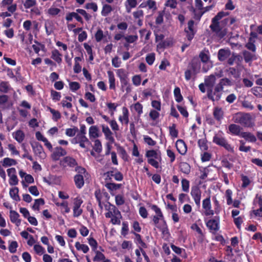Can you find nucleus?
<instances>
[{"instance_id":"1","label":"nucleus","mask_w":262,"mask_h":262,"mask_svg":"<svg viewBox=\"0 0 262 262\" xmlns=\"http://www.w3.org/2000/svg\"><path fill=\"white\" fill-rule=\"evenodd\" d=\"M150 207L156 214V215H154L152 217V221L154 224L156 225H158L159 221L161 220L162 224L161 226H157V228L160 229L163 234L168 233V226L161 209L155 204L150 205Z\"/></svg>"},{"instance_id":"2","label":"nucleus","mask_w":262,"mask_h":262,"mask_svg":"<svg viewBox=\"0 0 262 262\" xmlns=\"http://www.w3.org/2000/svg\"><path fill=\"white\" fill-rule=\"evenodd\" d=\"M201 61L198 57H194L188 63L185 71L184 76L186 81H189L192 78H194L199 73L201 69Z\"/></svg>"},{"instance_id":"3","label":"nucleus","mask_w":262,"mask_h":262,"mask_svg":"<svg viewBox=\"0 0 262 262\" xmlns=\"http://www.w3.org/2000/svg\"><path fill=\"white\" fill-rule=\"evenodd\" d=\"M228 14V12L220 11L211 20L210 28L213 32L215 33L220 38H223L225 35V33L222 31V28L220 25V20L223 17Z\"/></svg>"},{"instance_id":"4","label":"nucleus","mask_w":262,"mask_h":262,"mask_svg":"<svg viewBox=\"0 0 262 262\" xmlns=\"http://www.w3.org/2000/svg\"><path fill=\"white\" fill-rule=\"evenodd\" d=\"M82 15L86 21H89L92 17V16L88 14L85 10L82 9H77L76 12H69L66 15V19L67 21H71L73 18H75L78 22H79L82 25L83 24L84 21L82 17L79 15Z\"/></svg>"},{"instance_id":"5","label":"nucleus","mask_w":262,"mask_h":262,"mask_svg":"<svg viewBox=\"0 0 262 262\" xmlns=\"http://www.w3.org/2000/svg\"><path fill=\"white\" fill-rule=\"evenodd\" d=\"M233 119L235 123H238L245 127H252L254 125L249 113H237L233 117Z\"/></svg>"},{"instance_id":"6","label":"nucleus","mask_w":262,"mask_h":262,"mask_svg":"<svg viewBox=\"0 0 262 262\" xmlns=\"http://www.w3.org/2000/svg\"><path fill=\"white\" fill-rule=\"evenodd\" d=\"M117 76L119 78L121 83V91H126V94H129L132 91V86L129 83V79L128 74L123 69H119L117 71Z\"/></svg>"},{"instance_id":"7","label":"nucleus","mask_w":262,"mask_h":262,"mask_svg":"<svg viewBox=\"0 0 262 262\" xmlns=\"http://www.w3.org/2000/svg\"><path fill=\"white\" fill-rule=\"evenodd\" d=\"M223 91L216 84L214 89L213 88L207 90V98L212 101H217L220 100Z\"/></svg>"},{"instance_id":"8","label":"nucleus","mask_w":262,"mask_h":262,"mask_svg":"<svg viewBox=\"0 0 262 262\" xmlns=\"http://www.w3.org/2000/svg\"><path fill=\"white\" fill-rule=\"evenodd\" d=\"M220 217L219 216H215L213 219L209 220L206 222V225L210 232L215 234L220 229Z\"/></svg>"},{"instance_id":"9","label":"nucleus","mask_w":262,"mask_h":262,"mask_svg":"<svg viewBox=\"0 0 262 262\" xmlns=\"http://www.w3.org/2000/svg\"><path fill=\"white\" fill-rule=\"evenodd\" d=\"M213 142L224 147L228 151L233 152V148L232 147L231 145L227 142L224 137L215 135L213 137Z\"/></svg>"},{"instance_id":"10","label":"nucleus","mask_w":262,"mask_h":262,"mask_svg":"<svg viewBox=\"0 0 262 262\" xmlns=\"http://www.w3.org/2000/svg\"><path fill=\"white\" fill-rule=\"evenodd\" d=\"M31 147L34 155L40 158L45 159L46 154L44 151L42 146L40 143L37 142H34L31 143Z\"/></svg>"},{"instance_id":"11","label":"nucleus","mask_w":262,"mask_h":262,"mask_svg":"<svg viewBox=\"0 0 262 262\" xmlns=\"http://www.w3.org/2000/svg\"><path fill=\"white\" fill-rule=\"evenodd\" d=\"M83 203V200L77 197L74 199L73 203V216L77 217L81 215L83 212L82 209L81 208V206Z\"/></svg>"},{"instance_id":"12","label":"nucleus","mask_w":262,"mask_h":262,"mask_svg":"<svg viewBox=\"0 0 262 262\" xmlns=\"http://www.w3.org/2000/svg\"><path fill=\"white\" fill-rule=\"evenodd\" d=\"M60 165L63 167L68 166L71 168H75L78 166V163L76 160L72 157L66 156L60 161Z\"/></svg>"},{"instance_id":"13","label":"nucleus","mask_w":262,"mask_h":262,"mask_svg":"<svg viewBox=\"0 0 262 262\" xmlns=\"http://www.w3.org/2000/svg\"><path fill=\"white\" fill-rule=\"evenodd\" d=\"M194 21L191 19L188 22V28L185 29L184 31L186 33V37L189 42L193 38L195 34L194 30Z\"/></svg>"},{"instance_id":"14","label":"nucleus","mask_w":262,"mask_h":262,"mask_svg":"<svg viewBox=\"0 0 262 262\" xmlns=\"http://www.w3.org/2000/svg\"><path fill=\"white\" fill-rule=\"evenodd\" d=\"M203 208L205 210V215L206 216L214 214V210L211 209V204L210 196L204 199L202 202Z\"/></svg>"},{"instance_id":"15","label":"nucleus","mask_w":262,"mask_h":262,"mask_svg":"<svg viewBox=\"0 0 262 262\" xmlns=\"http://www.w3.org/2000/svg\"><path fill=\"white\" fill-rule=\"evenodd\" d=\"M8 176L10 177L9 181L10 185H16L18 184V180L16 176V171L15 168H10L7 169Z\"/></svg>"},{"instance_id":"16","label":"nucleus","mask_w":262,"mask_h":262,"mask_svg":"<svg viewBox=\"0 0 262 262\" xmlns=\"http://www.w3.org/2000/svg\"><path fill=\"white\" fill-rule=\"evenodd\" d=\"M67 151L61 146H57L54 148V150L51 155V158L54 161L59 160L61 157L66 156Z\"/></svg>"},{"instance_id":"17","label":"nucleus","mask_w":262,"mask_h":262,"mask_svg":"<svg viewBox=\"0 0 262 262\" xmlns=\"http://www.w3.org/2000/svg\"><path fill=\"white\" fill-rule=\"evenodd\" d=\"M190 194L193 199L195 204L198 206H200L201 191L199 188L197 186L192 187Z\"/></svg>"},{"instance_id":"18","label":"nucleus","mask_w":262,"mask_h":262,"mask_svg":"<svg viewBox=\"0 0 262 262\" xmlns=\"http://www.w3.org/2000/svg\"><path fill=\"white\" fill-rule=\"evenodd\" d=\"M199 57H198L199 59H200L201 62L204 63V65L202 67V71L204 73H206L210 69V67L208 66L206 67L205 64H206L209 59L210 57L208 54L206 53L204 51H201L199 54Z\"/></svg>"},{"instance_id":"19","label":"nucleus","mask_w":262,"mask_h":262,"mask_svg":"<svg viewBox=\"0 0 262 262\" xmlns=\"http://www.w3.org/2000/svg\"><path fill=\"white\" fill-rule=\"evenodd\" d=\"M255 202L258 204L259 208L256 210H253L252 212L255 216L262 217V195H259L257 194L254 200V203H255Z\"/></svg>"},{"instance_id":"20","label":"nucleus","mask_w":262,"mask_h":262,"mask_svg":"<svg viewBox=\"0 0 262 262\" xmlns=\"http://www.w3.org/2000/svg\"><path fill=\"white\" fill-rule=\"evenodd\" d=\"M102 131L103 133L105 139L110 141L111 143L115 142V139L113 136V133L111 132L109 127L105 124L101 125Z\"/></svg>"},{"instance_id":"21","label":"nucleus","mask_w":262,"mask_h":262,"mask_svg":"<svg viewBox=\"0 0 262 262\" xmlns=\"http://www.w3.org/2000/svg\"><path fill=\"white\" fill-rule=\"evenodd\" d=\"M231 55V51L229 49H221L217 53V58L220 61H224Z\"/></svg>"},{"instance_id":"22","label":"nucleus","mask_w":262,"mask_h":262,"mask_svg":"<svg viewBox=\"0 0 262 262\" xmlns=\"http://www.w3.org/2000/svg\"><path fill=\"white\" fill-rule=\"evenodd\" d=\"M216 81V77L213 74L206 76L204 79V83L207 88V90L213 88Z\"/></svg>"},{"instance_id":"23","label":"nucleus","mask_w":262,"mask_h":262,"mask_svg":"<svg viewBox=\"0 0 262 262\" xmlns=\"http://www.w3.org/2000/svg\"><path fill=\"white\" fill-rule=\"evenodd\" d=\"M176 146L178 151L182 155H184L187 150V145L182 139H179L176 143Z\"/></svg>"},{"instance_id":"24","label":"nucleus","mask_w":262,"mask_h":262,"mask_svg":"<svg viewBox=\"0 0 262 262\" xmlns=\"http://www.w3.org/2000/svg\"><path fill=\"white\" fill-rule=\"evenodd\" d=\"M173 45L172 38H167L163 41L159 42L157 45V48L161 49H164L167 48L171 47Z\"/></svg>"},{"instance_id":"25","label":"nucleus","mask_w":262,"mask_h":262,"mask_svg":"<svg viewBox=\"0 0 262 262\" xmlns=\"http://www.w3.org/2000/svg\"><path fill=\"white\" fill-rule=\"evenodd\" d=\"M228 129L231 133L233 135L241 136V129L242 128L240 126L235 124H231L229 125Z\"/></svg>"},{"instance_id":"26","label":"nucleus","mask_w":262,"mask_h":262,"mask_svg":"<svg viewBox=\"0 0 262 262\" xmlns=\"http://www.w3.org/2000/svg\"><path fill=\"white\" fill-rule=\"evenodd\" d=\"M122 116H120L119 117V120L121 123H124L127 125L129 122V112L128 109L126 107L122 108Z\"/></svg>"},{"instance_id":"27","label":"nucleus","mask_w":262,"mask_h":262,"mask_svg":"<svg viewBox=\"0 0 262 262\" xmlns=\"http://www.w3.org/2000/svg\"><path fill=\"white\" fill-rule=\"evenodd\" d=\"M77 138H78V143L79 144V146L82 148H85V144L89 145H91V142L84 135H77Z\"/></svg>"},{"instance_id":"28","label":"nucleus","mask_w":262,"mask_h":262,"mask_svg":"<svg viewBox=\"0 0 262 262\" xmlns=\"http://www.w3.org/2000/svg\"><path fill=\"white\" fill-rule=\"evenodd\" d=\"M99 130L97 126L96 125H93L91 126L89 128V137L91 139L94 138H97L99 137Z\"/></svg>"},{"instance_id":"29","label":"nucleus","mask_w":262,"mask_h":262,"mask_svg":"<svg viewBox=\"0 0 262 262\" xmlns=\"http://www.w3.org/2000/svg\"><path fill=\"white\" fill-rule=\"evenodd\" d=\"M10 219L11 222L15 223L17 226H19L20 224L21 221L18 219L19 214L15 211L11 210L10 211Z\"/></svg>"},{"instance_id":"30","label":"nucleus","mask_w":262,"mask_h":262,"mask_svg":"<svg viewBox=\"0 0 262 262\" xmlns=\"http://www.w3.org/2000/svg\"><path fill=\"white\" fill-rule=\"evenodd\" d=\"M241 137L243 138L246 141L254 143L256 141V137L250 132H242Z\"/></svg>"},{"instance_id":"31","label":"nucleus","mask_w":262,"mask_h":262,"mask_svg":"<svg viewBox=\"0 0 262 262\" xmlns=\"http://www.w3.org/2000/svg\"><path fill=\"white\" fill-rule=\"evenodd\" d=\"M107 74L108 77L109 88L111 90H115L116 89L115 85V78L113 72L108 71Z\"/></svg>"},{"instance_id":"32","label":"nucleus","mask_w":262,"mask_h":262,"mask_svg":"<svg viewBox=\"0 0 262 262\" xmlns=\"http://www.w3.org/2000/svg\"><path fill=\"white\" fill-rule=\"evenodd\" d=\"M213 115L217 121H221L224 116V112L221 107H215L214 108Z\"/></svg>"},{"instance_id":"33","label":"nucleus","mask_w":262,"mask_h":262,"mask_svg":"<svg viewBox=\"0 0 262 262\" xmlns=\"http://www.w3.org/2000/svg\"><path fill=\"white\" fill-rule=\"evenodd\" d=\"M217 85L223 91L224 86H230L233 85V83L229 78H224L220 79Z\"/></svg>"},{"instance_id":"34","label":"nucleus","mask_w":262,"mask_h":262,"mask_svg":"<svg viewBox=\"0 0 262 262\" xmlns=\"http://www.w3.org/2000/svg\"><path fill=\"white\" fill-rule=\"evenodd\" d=\"M83 56L76 57L74 58L75 64L73 68L74 72L76 74H78L81 71V67L79 62L82 61Z\"/></svg>"},{"instance_id":"35","label":"nucleus","mask_w":262,"mask_h":262,"mask_svg":"<svg viewBox=\"0 0 262 262\" xmlns=\"http://www.w3.org/2000/svg\"><path fill=\"white\" fill-rule=\"evenodd\" d=\"M74 181L76 187L78 189L81 188L84 184L83 176H75L74 177Z\"/></svg>"},{"instance_id":"36","label":"nucleus","mask_w":262,"mask_h":262,"mask_svg":"<svg viewBox=\"0 0 262 262\" xmlns=\"http://www.w3.org/2000/svg\"><path fill=\"white\" fill-rule=\"evenodd\" d=\"M131 233L134 234L135 235V242L136 244L140 245V247L139 248H147V245L142 241V238H141V236L140 234H138L137 233H136L134 231H132Z\"/></svg>"},{"instance_id":"37","label":"nucleus","mask_w":262,"mask_h":262,"mask_svg":"<svg viewBox=\"0 0 262 262\" xmlns=\"http://www.w3.org/2000/svg\"><path fill=\"white\" fill-rule=\"evenodd\" d=\"M18 188L16 187L12 188L10 189L9 194L11 198L16 201H19L20 200V197L18 195Z\"/></svg>"},{"instance_id":"38","label":"nucleus","mask_w":262,"mask_h":262,"mask_svg":"<svg viewBox=\"0 0 262 262\" xmlns=\"http://www.w3.org/2000/svg\"><path fill=\"white\" fill-rule=\"evenodd\" d=\"M13 138L18 142H22L25 139V134L21 130H18L13 133Z\"/></svg>"},{"instance_id":"39","label":"nucleus","mask_w":262,"mask_h":262,"mask_svg":"<svg viewBox=\"0 0 262 262\" xmlns=\"http://www.w3.org/2000/svg\"><path fill=\"white\" fill-rule=\"evenodd\" d=\"M105 187L110 192L116 191L122 187L121 184H116L114 183H106L105 184Z\"/></svg>"},{"instance_id":"40","label":"nucleus","mask_w":262,"mask_h":262,"mask_svg":"<svg viewBox=\"0 0 262 262\" xmlns=\"http://www.w3.org/2000/svg\"><path fill=\"white\" fill-rule=\"evenodd\" d=\"M180 168L181 171L185 174H188L190 172L191 167L187 162H181Z\"/></svg>"},{"instance_id":"41","label":"nucleus","mask_w":262,"mask_h":262,"mask_svg":"<svg viewBox=\"0 0 262 262\" xmlns=\"http://www.w3.org/2000/svg\"><path fill=\"white\" fill-rule=\"evenodd\" d=\"M137 5V0H126L125 3L126 11L128 13L130 12L132 9L135 8Z\"/></svg>"},{"instance_id":"42","label":"nucleus","mask_w":262,"mask_h":262,"mask_svg":"<svg viewBox=\"0 0 262 262\" xmlns=\"http://www.w3.org/2000/svg\"><path fill=\"white\" fill-rule=\"evenodd\" d=\"M62 55L57 49H55L52 51L51 58L56 61L58 63H60L62 61Z\"/></svg>"},{"instance_id":"43","label":"nucleus","mask_w":262,"mask_h":262,"mask_svg":"<svg viewBox=\"0 0 262 262\" xmlns=\"http://www.w3.org/2000/svg\"><path fill=\"white\" fill-rule=\"evenodd\" d=\"M117 150L118 151V153L120 155L122 159L124 161H128V155L124 148L120 145H119L117 147Z\"/></svg>"},{"instance_id":"44","label":"nucleus","mask_w":262,"mask_h":262,"mask_svg":"<svg viewBox=\"0 0 262 262\" xmlns=\"http://www.w3.org/2000/svg\"><path fill=\"white\" fill-rule=\"evenodd\" d=\"M75 248L78 251H82L84 253H86L89 251L88 245L81 244L79 242H76L75 244Z\"/></svg>"},{"instance_id":"45","label":"nucleus","mask_w":262,"mask_h":262,"mask_svg":"<svg viewBox=\"0 0 262 262\" xmlns=\"http://www.w3.org/2000/svg\"><path fill=\"white\" fill-rule=\"evenodd\" d=\"M243 55L244 60L246 63L251 62L254 57V54L246 50H244L243 52Z\"/></svg>"},{"instance_id":"46","label":"nucleus","mask_w":262,"mask_h":262,"mask_svg":"<svg viewBox=\"0 0 262 262\" xmlns=\"http://www.w3.org/2000/svg\"><path fill=\"white\" fill-rule=\"evenodd\" d=\"M207 140L206 138L200 139L198 141V146L201 150L206 151L208 149V147L207 144Z\"/></svg>"},{"instance_id":"47","label":"nucleus","mask_w":262,"mask_h":262,"mask_svg":"<svg viewBox=\"0 0 262 262\" xmlns=\"http://www.w3.org/2000/svg\"><path fill=\"white\" fill-rule=\"evenodd\" d=\"M175 100L177 102H181L183 99V96L181 93V90L179 87H176L173 91Z\"/></svg>"},{"instance_id":"48","label":"nucleus","mask_w":262,"mask_h":262,"mask_svg":"<svg viewBox=\"0 0 262 262\" xmlns=\"http://www.w3.org/2000/svg\"><path fill=\"white\" fill-rule=\"evenodd\" d=\"M191 229L193 230H195L197 232V233L199 234V239L202 241L204 238L205 235L202 229L199 227V226L195 223L193 224L191 226Z\"/></svg>"},{"instance_id":"49","label":"nucleus","mask_w":262,"mask_h":262,"mask_svg":"<svg viewBox=\"0 0 262 262\" xmlns=\"http://www.w3.org/2000/svg\"><path fill=\"white\" fill-rule=\"evenodd\" d=\"M112 11H113V8L111 5H108V4H104L102 7V9L101 11V15L103 16H106Z\"/></svg>"},{"instance_id":"50","label":"nucleus","mask_w":262,"mask_h":262,"mask_svg":"<svg viewBox=\"0 0 262 262\" xmlns=\"http://www.w3.org/2000/svg\"><path fill=\"white\" fill-rule=\"evenodd\" d=\"M245 47L249 50L252 52H255L256 46L254 44V40H253L252 38H249L248 42L245 45Z\"/></svg>"},{"instance_id":"51","label":"nucleus","mask_w":262,"mask_h":262,"mask_svg":"<svg viewBox=\"0 0 262 262\" xmlns=\"http://www.w3.org/2000/svg\"><path fill=\"white\" fill-rule=\"evenodd\" d=\"M17 162L15 160L9 158H5L3 160V165L4 167L11 166L15 165Z\"/></svg>"},{"instance_id":"52","label":"nucleus","mask_w":262,"mask_h":262,"mask_svg":"<svg viewBox=\"0 0 262 262\" xmlns=\"http://www.w3.org/2000/svg\"><path fill=\"white\" fill-rule=\"evenodd\" d=\"M252 94L258 98L262 97V87L254 86L251 90Z\"/></svg>"},{"instance_id":"53","label":"nucleus","mask_w":262,"mask_h":262,"mask_svg":"<svg viewBox=\"0 0 262 262\" xmlns=\"http://www.w3.org/2000/svg\"><path fill=\"white\" fill-rule=\"evenodd\" d=\"M78 128L76 126H74L73 128H68L66 129V135L70 137H74L78 132Z\"/></svg>"},{"instance_id":"54","label":"nucleus","mask_w":262,"mask_h":262,"mask_svg":"<svg viewBox=\"0 0 262 262\" xmlns=\"http://www.w3.org/2000/svg\"><path fill=\"white\" fill-rule=\"evenodd\" d=\"M75 171L77 172L75 176L85 177V174H88L86 169L81 166H76L75 168Z\"/></svg>"},{"instance_id":"55","label":"nucleus","mask_w":262,"mask_h":262,"mask_svg":"<svg viewBox=\"0 0 262 262\" xmlns=\"http://www.w3.org/2000/svg\"><path fill=\"white\" fill-rule=\"evenodd\" d=\"M45 204V200L43 199L40 198L35 200L34 203L32 206V209L34 210H39L40 205Z\"/></svg>"},{"instance_id":"56","label":"nucleus","mask_w":262,"mask_h":262,"mask_svg":"<svg viewBox=\"0 0 262 262\" xmlns=\"http://www.w3.org/2000/svg\"><path fill=\"white\" fill-rule=\"evenodd\" d=\"M93 149L97 153H100L102 150V147L101 141L99 139H96L94 141V145L93 147Z\"/></svg>"},{"instance_id":"57","label":"nucleus","mask_w":262,"mask_h":262,"mask_svg":"<svg viewBox=\"0 0 262 262\" xmlns=\"http://www.w3.org/2000/svg\"><path fill=\"white\" fill-rule=\"evenodd\" d=\"M18 243L16 241L9 242L8 249L11 253H14L16 252L18 247Z\"/></svg>"},{"instance_id":"58","label":"nucleus","mask_w":262,"mask_h":262,"mask_svg":"<svg viewBox=\"0 0 262 262\" xmlns=\"http://www.w3.org/2000/svg\"><path fill=\"white\" fill-rule=\"evenodd\" d=\"M169 134L173 138H177L178 137V130L176 129V125L172 124V125L169 127Z\"/></svg>"},{"instance_id":"59","label":"nucleus","mask_w":262,"mask_h":262,"mask_svg":"<svg viewBox=\"0 0 262 262\" xmlns=\"http://www.w3.org/2000/svg\"><path fill=\"white\" fill-rule=\"evenodd\" d=\"M50 112L53 115L52 119L55 121H57L61 118L60 112L52 108H49Z\"/></svg>"},{"instance_id":"60","label":"nucleus","mask_w":262,"mask_h":262,"mask_svg":"<svg viewBox=\"0 0 262 262\" xmlns=\"http://www.w3.org/2000/svg\"><path fill=\"white\" fill-rule=\"evenodd\" d=\"M225 195L227 200V204L230 205L232 204L233 201L232 199V191L231 189H227L225 192Z\"/></svg>"},{"instance_id":"61","label":"nucleus","mask_w":262,"mask_h":262,"mask_svg":"<svg viewBox=\"0 0 262 262\" xmlns=\"http://www.w3.org/2000/svg\"><path fill=\"white\" fill-rule=\"evenodd\" d=\"M241 180L242 181V187L245 188L250 184L251 181L247 176L242 174L241 176Z\"/></svg>"},{"instance_id":"62","label":"nucleus","mask_w":262,"mask_h":262,"mask_svg":"<svg viewBox=\"0 0 262 262\" xmlns=\"http://www.w3.org/2000/svg\"><path fill=\"white\" fill-rule=\"evenodd\" d=\"M9 90V84L8 82L7 81H2L0 83V91L4 93H7Z\"/></svg>"},{"instance_id":"63","label":"nucleus","mask_w":262,"mask_h":262,"mask_svg":"<svg viewBox=\"0 0 262 262\" xmlns=\"http://www.w3.org/2000/svg\"><path fill=\"white\" fill-rule=\"evenodd\" d=\"M88 239L89 244L91 247L92 250L96 251L98 247V243L96 240L93 237H89Z\"/></svg>"},{"instance_id":"64","label":"nucleus","mask_w":262,"mask_h":262,"mask_svg":"<svg viewBox=\"0 0 262 262\" xmlns=\"http://www.w3.org/2000/svg\"><path fill=\"white\" fill-rule=\"evenodd\" d=\"M182 189L184 192H188L189 189V182L186 179H183L181 181Z\"/></svg>"}]
</instances>
